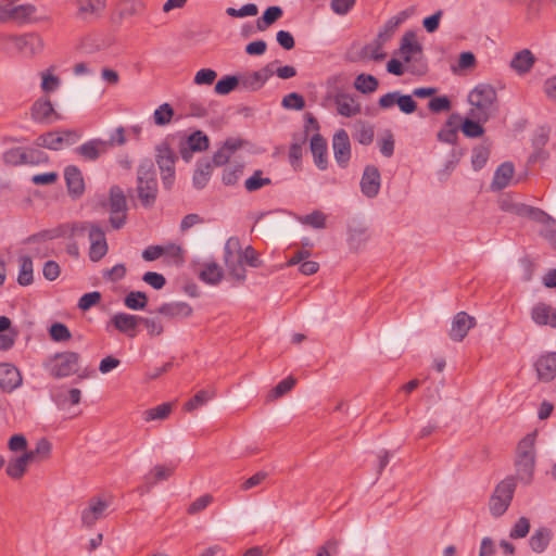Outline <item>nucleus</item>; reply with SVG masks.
Wrapping results in <instances>:
<instances>
[{"label":"nucleus","instance_id":"f257e3e1","mask_svg":"<svg viewBox=\"0 0 556 556\" xmlns=\"http://www.w3.org/2000/svg\"><path fill=\"white\" fill-rule=\"evenodd\" d=\"M536 433H528L522 438L516 448L515 456V476L516 482L519 481L523 485H529L533 481L536 450H535Z\"/></svg>","mask_w":556,"mask_h":556},{"label":"nucleus","instance_id":"f03ea898","mask_svg":"<svg viewBox=\"0 0 556 556\" xmlns=\"http://www.w3.org/2000/svg\"><path fill=\"white\" fill-rule=\"evenodd\" d=\"M137 193L144 208L154 206L159 188L154 163L150 159L140 162L137 169Z\"/></svg>","mask_w":556,"mask_h":556},{"label":"nucleus","instance_id":"7ed1b4c3","mask_svg":"<svg viewBox=\"0 0 556 556\" xmlns=\"http://www.w3.org/2000/svg\"><path fill=\"white\" fill-rule=\"evenodd\" d=\"M497 96L490 85H478L468 94L471 105L469 115L478 121H488L497 111Z\"/></svg>","mask_w":556,"mask_h":556},{"label":"nucleus","instance_id":"20e7f679","mask_svg":"<svg viewBox=\"0 0 556 556\" xmlns=\"http://www.w3.org/2000/svg\"><path fill=\"white\" fill-rule=\"evenodd\" d=\"M79 362L80 355L77 352L64 351L50 356L45 368L51 377L62 379L77 374Z\"/></svg>","mask_w":556,"mask_h":556},{"label":"nucleus","instance_id":"39448f33","mask_svg":"<svg viewBox=\"0 0 556 556\" xmlns=\"http://www.w3.org/2000/svg\"><path fill=\"white\" fill-rule=\"evenodd\" d=\"M516 478L508 476L496 484L489 501L490 514L497 518L503 516L511 504L516 491Z\"/></svg>","mask_w":556,"mask_h":556},{"label":"nucleus","instance_id":"423d86ee","mask_svg":"<svg viewBox=\"0 0 556 556\" xmlns=\"http://www.w3.org/2000/svg\"><path fill=\"white\" fill-rule=\"evenodd\" d=\"M103 206L109 207L110 217L109 222L113 229H122L127 222V200L123 189L113 185L109 190L108 202H102Z\"/></svg>","mask_w":556,"mask_h":556},{"label":"nucleus","instance_id":"0eeeda50","mask_svg":"<svg viewBox=\"0 0 556 556\" xmlns=\"http://www.w3.org/2000/svg\"><path fill=\"white\" fill-rule=\"evenodd\" d=\"M155 159L161 172L162 185L164 189L170 190L176 179L175 163L178 157L167 143H161L156 147Z\"/></svg>","mask_w":556,"mask_h":556},{"label":"nucleus","instance_id":"6e6552de","mask_svg":"<svg viewBox=\"0 0 556 556\" xmlns=\"http://www.w3.org/2000/svg\"><path fill=\"white\" fill-rule=\"evenodd\" d=\"M30 116L35 123L41 125H51L53 122L61 119L60 114L55 112L48 98H39L31 104Z\"/></svg>","mask_w":556,"mask_h":556},{"label":"nucleus","instance_id":"1a4fd4ad","mask_svg":"<svg viewBox=\"0 0 556 556\" xmlns=\"http://www.w3.org/2000/svg\"><path fill=\"white\" fill-rule=\"evenodd\" d=\"M112 140H102L100 138L90 139L79 147L75 148L74 152L81 159L89 162L97 161L102 154L106 153L112 147Z\"/></svg>","mask_w":556,"mask_h":556},{"label":"nucleus","instance_id":"9d476101","mask_svg":"<svg viewBox=\"0 0 556 556\" xmlns=\"http://www.w3.org/2000/svg\"><path fill=\"white\" fill-rule=\"evenodd\" d=\"M88 239L90 242L88 252L89 260L91 262L101 261L109 252V244L105 231L100 224L91 228Z\"/></svg>","mask_w":556,"mask_h":556},{"label":"nucleus","instance_id":"9b49d317","mask_svg":"<svg viewBox=\"0 0 556 556\" xmlns=\"http://www.w3.org/2000/svg\"><path fill=\"white\" fill-rule=\"evenodd\" d=\"M333 156L341 168L349 165L351 159V142L348 132L339 129L332 138Z\"/></svg>","mask_w":556,"mask_h":556},{"label":"nucleus","instance_id":"f8f14e48","mask_svg":"<svg viewBox=\"0 0 556 556\" xmlns=\"http://www.w3.org/2000/svg\"><path fill=\"white\" fill-rule=\"evenodd\" d=\"M477 325L476 318L466 312H458L451 324L450 338L455 342L463 341L468 331Z\"/></svg>","mask_w":556,"mask_h":556},{"label":"nucleus","instance_id":"ddd939ff","mask_svg":"<svg viewBox=\"0 0 556 556\" xmlns=\"http://www.w3.org/2000/svg\"><path fill=\"white\" fill-rule=\"evenodd\" d=\"M381 186V175L379 169L374 165H367L363 172L361 178V191L362 193L372 199L379 193Z\"/></svg>","mask_w":556,"mask_h":556},{"label":"nucleus","instance_id":"4468645a","mask_svg":"<svg viewBox=\"0 0 556 556\" xmlns=\"http://www.w3.org/2000/svg\"><path fill=\"white\" fill-rule=\"evenodd\" d=\"M141 320L142 316L121 312L113 315L110 323L119 332L125 333L129 338H135L137 336V327Z\"/></svg>","mask_w":556,"mask_h":556},{"label":"nucleus","instance_id":"2eb2a0df","mask_svg":"<svg viewBox=\"0 0 556 556\" xmlns=\"http://www.w3.org/2000/svg\"><path fill=\"white\" fill-rule=\"evenodd\" d=\"M64 179L68 194L73 199H78L84 194L85 180L81 170L76 165H67L64 168Z\"/></svg>","mask_w":556,"mask_h":556},{"label":"nucleus","instance_id":"dca6fc26","mask_svg":"<svg viewBox=\"0 0 556 556\" xmlns=\"http://www.w3.org/2000/svg\"><path fill=\"white\" fill-rule=\"evenodd\" d=\"M309 149L314 159V164L318 169L325 170L328 167V146L327 140L319 134L312 136Z\"/></svg>","mask_w":556,"mask_h":556},{"label":"nucleus","instance_id":"f3484780","mask_svg":"<svg viewBox=\"0 0 556 556\" xmlns=\"http://www.w3.org/2000/svg\"><path fill=\"white\" fill-rule=\"evenodd\" d=\"M531 319L538 326L556 328V307L539 302L531 308Z\"/></svg>","mask_w":556,"mask_h":556},{"label":"nucleus","instance_id":"a211bd4d","mask_svg":"<svg viewBox=\"0 0 556 556\" xmlns=\"http://www.w3.org/2000/svg\"><path fill=\"white\" fill-rule=\"evenodd\" d=\"M534 366L541 381H552L556 377V351L541 355Z\"/></svg>","mask_w":556,"mask_h":556},{"label":"nucleus","instance_id":"6ab92c4d","mask_svg":"<svg viewBox=\"0 0 556 556\" xmlns=\"http://www.w3.org/2000/svg\"><path fill=\"white\" fill-rule=\"evenodd\" d=\"M22 384V376L18 369L12 364H0V388L3 391L12 392Z\"/></svg>","mask_w":556,"mask_h":556},{"label":"nucleus","instance_id":"aec40b11","mask_svg":"<svg viewBox=\"0 0 556 556\" xmlns=\"http://www.w3.org/2000/svg\"><path fill=\"white\" fill-rule=\"evenodd\" d=\"M106 0H77V15L90 22L98 18L105 9Z\"/></svg>","mask_w":556,"mask_h":556},{"label":"nucleus","instance_id":"412c9836","mask_svg":"<svg viewBox=\"0 0 556 556\" xmlns=\"http://www.w3.org/2000/svg\"><path fill=\"white\" fill-rule=\"evenodd\" d=\"M338 114L344 117H352L361 113V104L355 101L354 97L345 92H337L333 97Z\"/></svg>","mask_w":556,"mask_h":556},{"label":"nucleus","instance_id":"4be33fe9","mask_svg":"<svg viewBox=\"0 0 556 556\" xmlns=\"http://www.w3.org/2000/svg\"><path fill=\"white\" fill-rule=\"evenodd\" d=\"M108 503L100 498H91L88 507L81 511V522L86 527H92L99 519L104 517Z\"/></svg>","mask_w":556,"mask_h":556},{"label":"nucleus","instance_id":"5701e85b","mask_svg":"<svg viewBox=\"0 0 556 556\" xmlns=\"http://www.w3.org/2000/svg\"><path fill=\"white\" fill-rule=\"evenodd\" d=\"M7 8L3 9V21L15 20L25 22L29 20L36 12V7L33 4L13 5L14 0H5Z\"/></svg>","mask_w":556,"mask_h":556},{"label":"nucleus","instance_id":"b1692460","mask_svg":"<svg viewBox=\"0 0 556 556\" xmlns=\"http://www.w3.org/2000/svg\"><path fill=\"white\" fill-rule=\"evenodd\" d=\"M11 40L20 51L28 55H34L42 49V40L36 34L13 36Z\"/></svg>","mask_w":556,"mask_h":556},{"label":"nucleus","instance_id":"393cba45","mask_svg":"<svg viewBox=\"0 0 556 556\" xmlns=\"http://www.w3.org/2000/svg\"><path fill=\"white\" fill-rule=\"evenodd\" d=\"M410 15L409 10H405L396 14L395 16H392L389 18L382 28L379 30L376 38H378V41H383V43H387L389 40L392 39L394 34L396 33L399 26L403 24Z\"/></svg>","mask_w":556,"mask_h":556},{"label":"nucleus","instance_id":"a878e982","mask_svg":"<svg viewBox=\"0 0 556 556\" xmlns=\"http://www.w3.org/2000/svg\"><path fill=\"white\" fill-rule=\"evenodd\" d=\"M514 173L515 167L511 162L502 163L494 173L491 182V190L501 191L506 188L511 181Z\"/></svg>","mask_w":556,"mask_h":556},{"label":"nucleus","instance_id":"bb28decb","mask_svg":"<svg viewBox=\"0 0 556 556\" xmlns=\"http://www.w3.org/2000/svg\"><path fill=\"white\" fill-rule=\"evenodd\" d=\"M535 64V56L529 49H523L513 56L510 67L519 75H525L531 71Z\"/></svg>","mask_w":556,"mask_h":556},{"label":"nucleus","instance_id":"cd10ccee","mask_svg":"<svg viewBox=\"0 0 556 556\" xmlns=\"http://www.w3.org/2000/svg\"><path fill=\"white\" fill-rule=\"evenodd\" d=\"M192 312V307L186 302L163 303L156 309V313L169 318L189 317L191 316Z\"/></svg>","mask_w":556,"mask_h":556},{"label":"nucleus","instance_id":"c85d7f7f","mask_svg":"<svg viewBox=\"0 0 556 556\" xmlns=\"http://www.w3.org/2000/svg\"><path fill=\"white\" fill-rule=\"evenodd\" d=\"M553 533L546 527L538 528L529 539V545L534 553H543L549 545Z\"/></svg>","mask_w":556,"mask_h":556},{"label":"nucleus","instance_id":"c756f323","mask_svg":"<svg viewBox=\"0 0 556 556\" xmlns=\"http://www.w3.org/2000/svg\"><path fill=\"white\" fill-rule=\"evenodd\" d=\"M213 167L212 163L207 160L197 162V167L192 176V185L195 189H203L210 181Z\"/></svg>","mask_w":556,"mask_h":556},{"label":"nucleus","instance_id":"7c9ffc66","mask_svg":"<svg viewBox=\"0 0 556 556\" xmlns=\"http://www.w3.org/2000/svg\"><path fill=\"white\" fill-rule=\"evenodd\" d=\"M35 144L39 148H45L51 151H59L64 148L59 130H51L41 134L36 138Z\"/></svg>","mask_w":556,"mask_h":556},{"label":"nucleus","instance_id":"2f4dec72","mask_svg":"<svg viewBox=\"0 0 556 556\" xmlns=\"http://www.w3.org/2000/svg\"><path fill=\"white\" fill-rule=\"evenodd\" d=\"M417 34L415 30H408L402 38L400 48L394 52L395 55L401 56L405 62L410 60L409 54L417 52Z\"/></svg>","mask_w":556,"mask_h":556},{"label":"nucleus","instance_id":"473e14b6","mask_svg":"<svg viewBox=\"0 0 556 556\" xmlns=\"http://www.w3.org/2000/svg\"><path fill=\"white\" fill-rule=\"evenodd\" d=\"M143 10L144 5L140 0H122L117 4V14L121 20L140 15Z\"/></svg>","mask_w":556,"mask_h":556},{"label":"nucleus","instance_id":"72a5a7b5","mask_svg":"<svg viewBox=\"0 0 556 556\" xmlns=\"http://www.w3.org/2000/svg\"><path fill=\"white\" fill-rule=\"evenodd\" d=\"M20 270L17 276V282L20 286L26 287L33 283L34 281V266L33 260L28 255H22L18 258Z\"/></svg>","mask_w":556,"mask_h":556},{"label":"nucleus","instance_id":"f704fd0d","mask_svg":"<svg viewBox=\"0 0 556 556\" xmlns=\"http://www.w3.org/2000/svg\"><path fill=\"white\" fill-rule=\"evenodd\" d=\"M283 15V10L279 5L268 7L256 20V27L260 31H264Z\"/></svg>","mask_w":556,"mask_h":556},{"label":"nucleus","instance_id":"c9c22d12","mask_svg":"<svg viewBox=\"0 0 556 556\" xmlns=\"http://www.w3.org/2000/svg\"><path fill=\"white\" fill-rule=\"evenodd\" d=\"M522 210V216H528L529 218L545 225L547 228L556 226V219L541 208L525 205Z\"/></svg>","mask_w":556,"mask_h":556},{"label":"nucleus","instance_id":"e433bc0d","mask_svg":"<svg viewBox=\"0 0 556 556\" xmlns=\"http://www.w3.org/2000/svg\"><path fill=\"white\" fill-rule=\"evenodd\" d=\"M379 86L378 79L370 74H359L354 80V87L362 93H371L377 90Z\"/></svg>","mask_w":556,"mask_h":556},{"label":"nucleus","instance_id":"4c0bfd02","mask_svg":"<svg viewBox=\"0 0 556 556\" xmlns=\"http://www.w3.org/2000/svg\"><path fill=\"white\" fill-rule=\"evenodd\" d=\"M367 240V228L362 225L349 226L348 243L351 249L357 250Z\"/></svg>","mask_w":556,"mask_h":556},{"label":"nucleus","instance_id":"58836bf2","mask_svg":"<svg viewBox=\"0 0 556 556\" xmlns=\"http://www.w3.org/2000/svg\"><path fill=\"white\" fill-rule=\"evenodd\" d=\"M148 296L143 291H130L124 298V304L132 311H143L148 305Z\"/></svg>","mask_w":556,"mask_h":556},{"label":"nucleus","instance_id":"ea45409f","mask_svg":"<svg viewBox=\"0 0 556 556\" xmlns=\"http://www.w3.org/2000/svg\"><path fill=\"white\" fill-rule=\"evenodd\" d=\"M199 278L208 285H217L223 278V270L216 263H210L201 270Z\"/></svg>","mask_w":556,"mask_h":556},{"label":"nucleus","instance_id":"a19ab883","mask_svg":"<svg viewBox=\"0 0 556 556\" xmlns=\"http://www.w3.org/2000/svg\"><path fill=\"white\" fill-rule=\"evenodd\" d=\"M239 83H240V79L236 75L223 76L216 83V85L214 87V91L220 96L229 94L232 90H235L237 87H239Z\"/></svg>","mask_w":556,"mask_h":556},{"label":"nucleus","instance_id":"79ce46f5","mask_svg":"<svg viewBox=\"0 0 556 556\" xmlns=\"http://www.w3.org/2000/svg\"><path fill=\"white\" fill-rule=\"evenodd\" d=\"M4 164L10 166H18L25 164L26 154L23 147H13L5 150L2 154Z\"/></svg>","mask_w":556,"mask_h":556},{"label":"nucleus","instance_id":"37998d69","mask_svg":"<svg viewBox=\"0 0 556 556\" xmlns=\"http://www.w3.org/2000/svg\"><path fill=\"white\" fill-rule=\"evenodd\" d=\"M384 45L383 41H378V38H375L371 43L363 47L361 54L374 61H382L387 58V53L382 52Z\"/></svg>","mask_w":556,"mask_h":556},{"label":"nucleus","instance_id":"c03bdc74","mask_svg":"<svg viewBox=\"0 0 556 556\" xmlns=\"http://www.w3.org/2000/svg\"><path fill=\"white\" fill-rule=\"evenodd\" d=\"M188 147L192 152H201L208 148L210 139L201 130L193 131L187 139Z\"/></svg>","mask_w":556,"mask_h":556},{"label":"nucleus","instance_id":"a18cd8bd","mask_svg":"<svg viewBox=\"0 0 556 556\" xmlns=\"http://www.w3.org/2000/svg\"><path fill=\"white\" fill-rule=\"evenodd\" d=\"M271 184V179L268 177H263V172L261 169H256L252 176H250L244 181V188L249 192H255L261 188L268 186Z\"/></svg>","mask_w":556,"mask_h":556},{"label":"nucleus","instance_id":"49530a36","mask_svg":"<svg viewBox=\"0 0 556 556\" xmlns=\"http://www.w3.org/2000/svg\"><path fill=\"white\" fill-rule=\"evenodd\" d=\"M490 149L485 146H477L472 149L471 165L475 170L483 168L489 160Z\"/></svg>","mask_w":556,"mask_h":556},{"label":"nucleus","instance_id":"de8ad7c7","mask_svg":"<svg viewBox=\"0 0 556 556\" xmlns=\"http://www.w3.org/2000/svg\"><path fill=\"white\" fill-rule=\"evenodd\" d=\"M49 336L52 341L54 342H65L68 341L72 338V333L68 329V327L60 321L53 323L49 327Z\"/></svg>","mask_w":556,"mask_h":556},{"label":"nucleus","instance_id":"09e8293b","mask_svg":"<svg viewBox=\"0 0 556 556\" xmlns=\"http://www.w3.org/2000/svg\"><path fill=\"white\" fill-rule=\"evenodd\" d=\"M238 77L240 79L239 87L244 90L257 91L264 86L256 72L247 73Z\"/></svg>","mask_w":556,"mask_h":556},{"label":"nucleus","instance_id":"8fccbe9b","mask_svg":"<svg viewBox=\"0 0 556 556\" xmlns=\"http://www.w3.org/2000/svg\"><path fill=\"white\" fill-rule=\"evenodd\" d=\"M174 116V110L169 103L161 104L153 113V122L157 126L169 124Z\"/></svg>","mask_w":556,"mask_h":556},{"label":"nucleus","instance_id":"3c124183","mask_svg":"<svg viewBox=\"0 0 556 556\" xmlns=\"http://www.w3.org/2000/svg\"><path fill=\"white\" fill-rule=\"evenodd\" d=\"M486 121H478L470 116V118H466L462 125V130L465 136L469 138H477L483 134V127L481 123H485Z\"/></svg>","mask_w":556,"mask_h":556},{"label":"nucleus","instance_id":"603ef678","mask_svg":"<svg viewBox=\"0 0 556 556\" xmlns=\"http://www.w3.org/2000/svg\"><path fill=\"white\" fill-rule=\"evenodd\" d=\"M97 222H74L68 223V235L70 237H81L86 233L89 236L91 228L97 227Z\"/></svg>","mask_w":556,"mask_h":556},{"label":"nucleus","instance_id":"864d4df0","mask_svg":"<svg viewBox=\"0 0 556 556\" xmlns=\"http://www.w3.org/2000/svg\"><path fill=\"white\" fill-rule=\"evenodd\" d=\"M413 97H417V88L412 91V94H403L401 92L397 106L400 111L404 114H413L417 111V102L413 99Z\"/></svg>","mask_w":556,"mask_h":556},{"label":"nucleus","instance_id":"5fc2aeb1","mask_svg":"<svg viewBox=\"0 0 556 556\" xmlns=\"http://www.w3.org/2000/svg\"><path fill=\"white\" fill-rule=\"evenodd\" d=\"M300 222L313 227L314 229H324L326 227V215L321 211L316 210L300 217Z\"/></svg>","mask_w":556,"mask_h":556},{"label":"nucleus","instance_id":"6e6d98bb","mask_svg":"<svg viewBox=\"0 0 556 556\" xmlns=\"http://www.w3.org/2000/svg\"><path fill=\"white\" fill-rule=\"evenodd\" d=\"M172 412V404L170 403H162L155 407H152L150 409H147L144 412V420L151 421L156 419H165L169 413Z\"/></svg>","mask_w":556,"mask_h":556},{"label":"nucleus","instance_id":"4d7b16f0","mask_svg":"<svg viewBox=\"0 0 556 556\" xmlns=\"http://www.w3.org/2000/svg\"><path fill=\"white\" fill-rule=\"evenodd\" d=\"M306 142V135H303L300 142H292L289 148V162L293 168H298L301 165L303 144Z\"/></svg>","mask_w":556,"mask_h":556},{"label":"nucleus","instance_id":"13d9d810","mask_svg":"<svg viewBox=\"0 0 556 556\" xmlns=\"http://www.w3.org/2000/svg\"><path fill=\"white\" fill-rule=\"evenodd\" d=\"M25 458L20 456L12 458L7 466V475L12 479H20L26 471L27 464L24 463Z\"/></svg>","mask_w":556,"mask_h":556},{"label":"nucleus","instance_id":"bf43d9fd","mask_svg":"<svg viewBox=\"0 0 556 556\" xmlns=\"http://www.w3.org/2000/svg\"><path fill=\"white\" fill-rule=\"evenodd\" d=\"M281 105L287 110L301 111L305 108V100L302 94L291 92L282 98Z\"/></svg>","mask_w":556,"mask_h":556},{"label":"nucleus","instance_id":"052dcab7","mask_svg":"<svg viewBox=\"0 0 556 556\" xmlns=\"http://www.w3.org/2000/svg\"><path fill=\"white\" fill-rule=\"evenodd\" d=\"M243 173V165L236 164L232 167H226L223 170L222 181L225 186H233L238 182Z\"/></svg>","mask_w":556,"mask_h":556},{"label":"nucleus","instance_id":"680f3d73","mask_svg":"<svg viewBox=\"0 0 556 556\" xmlns=\"http://www.w3.org/2000/svg\"><path fill=\"white\" fill-rule=\"evenodd\" d=\"M427 108L435 114L447 112L451 109V100L446 96L433 97L428 101Z\"/></svg>","mask_w":556,"mask_h":556},{"label":"nucleus","instance_id":"e2e57ef3","mask_svg":"<svg viewBox=\"0 0 556 556\" xmlns=\"http://www.w3.org/2000/svg\"><path fill=\"white\" fill-rule=\"evenodd\" d=\"M239 255L241 261L253 268H258L263 265V261L258 258V255L252 245H248L243 251L240 250Z\"/></svg>","mask_w":556,"mask_h":556},{"label":"nucleus","instance_id":"0e129e2a","mask_svg":"<svg viewBox=\"0 0 556 556\" xmlns=\"http://www.w3.org/2000/svg\"><path fill=\"white\" fill-rule=\"evenodd\" d=\"M241 250L240 240L238 237H230L224 247V262L228 263L229 261L235 260L236 252L239 254Z\"/></svg>","mask_w":556,"mask_h":556},{"label":"nucleus","instance_id":"69168bd1","mask_svg":"<svg viewBox=\"0 0 556 556\" xmlns=\"http://www.w3.org/2000/svg\"><path fill=\"white\" fill-rule=\"evenodd\" d=\"M530 531V521L527 517H520L509 532L511 539L526 538Z\"/></svg>","mask_w":556,"mask_h":556},{"label":"nucleus","instance_id":"338daca9","mask_svg":"<svg viewBox=\"0 0 556 556\" xmlns=\"http://www.w3.org/2000/svg\"><path fill=\"white\" fill-rule=\"evenodd\" d=\"M101 301V293L99 291H92L85 293L78 300V308L86 312L92 306L97 305Z\"/></svg>","mask_w":556,"mask_h":556},{"label":"nucleus","instance_id":"774afa93","mask_svg":"<svg viewBox=\"0 0 556 556\" xmlns=\"http://www.w3.org/2000/svg\"><path fill=\"white\" fill-rule=\"evenodd\" d=\"M229 274L238 280H245V269L243 267V261H241V256L238 255L235 260L225 263Z\"/></svg>","mask_w":556,"mask_h":556}]
</instances>
